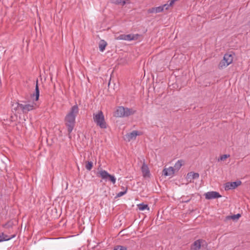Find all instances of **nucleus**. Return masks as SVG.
<instances>
[{"label":"nucleus","instance_id":"19","mask_svg":"<svg viewBox=\"0 0 250 250\" xmlns=\"http://www.w3.org/2000/svg\"><path fill=\"white\" fill-rule=\"evenodd\" d=\"M131 34H122L120 35L118 37V39L121 40H125V41H131Z\"/></svg>","mask_w":250,"mask_h":250},{"label":"nucleus","instance_id":"5","mask_svg":"<svg viewBox=\"0 0 250 250\" xmlns=\"http://www.w3.org/2000/svg\"><path fill=\"white\" fill-rule=\"evenodd\" d=\"M100 176L103 179L108 180L113 184L116 182V178L113 176L109 174L106 171L102 170L100 172Z\"/></svg>","mask_w":250,"mask_h":250},{"label":"nucleus","instance_id":"3","mask_svg":"<svg viewBox=\"0 0 250 250\" xmlns=\"http://www.w3.org/2000/svg\"><path fill=\"white\" fill-rule=\"evenodd\" d=\"M75 118L67 115H66L64 118L65 125L67 127V131L70 138H71L70 134L74 129L75 125Z\"/></svg>","mask_w":250,"mask_h":250},{"label":"nucleus","instance_id":"26","mask_svg":"<svg viewBox=\"0 0 250 250\" xmlns=\"http://www.w3.org/2000/svg\"><path fill=\"white\" fill-rule=\"evenodd\" d=\"M127 190V188L126 187V188H125V189L124 191H121V192H119L117 194L116 197H119L123 196L124 194H125L126 193Z\"/></svg>","mask_w":250,"mask_h":250},{"label":"nucleus","instance_id":"15","mask_svg":"<svg viewBox=\"0 0 250 250\" xmlns=\"http://www.w3.org/2000/svg\"><path fill=\"white\" fill-rule=\"evenodd\" d=\"M234 55V53H226L225 54V58H227V64L228 65L232 63L233 59V56Z\"/></svg>","mask_w":250,"mask_h":250},{"label":"nucleus","instance_id":"2","mask_svg":"<svg viewBox=\"0 0 250 250\" xmlns=\"http://www.w3.org/2000/svg\"><path fill=\"white\" fill-rule=\"evenodd\" d=\"M136 110L132 108L124 107V106H119L114 113V116L117 117H128L134 114Z\"/></svg>","mask_w":250,"mask_h":250},{"label":"nucleus","instance_id":"20","mask_svg":"<svg viewBox=\"0 0 250 250\" xmlns=\"http://www.w3.org/2000/svg\"><path fill=\"white\" fill-rule=\"evenodd\" d=\"M106 45H107L106 42L104 40H101L100 41V42L99 44V47L100 50L102 52H103L105 50V47L106 46Z\"/></svg>","mask_w":250,"mask_h":250},{"label":"nucleus","instance_id":"31","mask_svg":"<svg viewBox=\"0 0 250 250\" xmlns=\"http://www.w3.org/2000/svg\"><path fill=\"white\" fill-rule=\"evenodd\" d=\"M3 227L5 228H9L12 227V225L9 223H7L3 225Z\"/></svg>","mask_w":250,"mask_h":250},{"label":"nucleus","instance_id":"9","mask_svg":"<svg viewBox=\"0 0 250 250\" xmlns=\"http://www.w3.org/2000/svg\"><path fill=\"white\" fill-rule=\"evenodd\" d=\"M79 109L78 105L75 104L71 107L70 110L66 115L76 118L79 113Z\"/></svg>","mask_w":250,"mask_h":250},{"label":"nucleus","instance_id":"25","mask_svg":"<svg viewBox=\"0 0 250 250\" xmlns=\"http://www.w3.org/2000/svg\"><path fill=\"white\" fill-rule=\"evenodd\" d=\"M113 250H127V248L125 246L117 245L114 247Z\"/></svg>","mask_w":250,"mask_h":250},{"label":"nucleus","instance_id":"32","mask_svg":"<svg viewBox=\"0 0 250 250\" xmlns=\"http://www.w3.org/2000/svg\"><path fill=\"white\" fill-rule=\"evenodd\" d=\"M155 7H152L151 8L148 9L147 12L148 13H152L155 12Z\"/></svg>","mask_w":250,"mask_h":250},{"label":"nucleus","instance_id":"12","mask_svg":"<svg viewBox=\"0 0 250 250\" xmlns=\"http://www.w3.org/2000/svg\"><path fill=\"white\" fill-rule=\"evenodd\" d=\"M16 234L8 235L5 234L4 232H2L0 234V242L9 240L12 238H14Z\"/></svg>","mask_w":250,"mask_h":250},{"label":"nucleus","instance_id":"34","mask_svg":"<svg viewBox=\"0 0 250 250\" xmlns=\"http://www.w3.org/2000/svg\"><path fill=\"white\" fill-rule=\"evenodd\" d=\"M167 4V6H166V7H165L164 8H165L166 10H167L168 9V7H169V5L168 4Z\"/></svg>","mask_w":250,"mask_h":250},{"label":"nucleus","instance_id":"27","mask_svg":"<svg viewBox=\"0 0 250 250\" xmlns=\"http://www.w3.org/2000/svg\"><path fill=\"white\" fill-rule=\"evenodd\" d=\"M141 36L140 35L138 34H131V41L133 40H137L138 39L139 37Z\"/></svg>","mask_w":250,"mask_h":250},{"label":"nucleus","instance_id":"8","mask_svg":"<svg viewBox=\"0 0 250 250\" xmlns=\"http://www.w3.org/2000/svg\"><path fill=\"white\" fill-rule=\"evenodd\" d=\"M141 171L144 178H149L150 176L149 169L147 165L145 163V160L141 167Z\"/></svg>","mask_w":250,"mask_h":250},{"label":"nucleus","instance_id":"33","mask_svg":"<svg viewBox=\"0 0 250 250\" xmlns=\"http://www.w3.org/2000/svg\"><path fill=\"white\" fill-rule=\"evenodd\" d=\"M174 2L175 1H174V0H170V1L168 5H169V6H171L174 4Z\"/></svg>","mask_w":250,"mask_h":250},{"label":"nucleus","instance_id":"14","mask_svg":"<svg viewBox=\"0 0 250 250\" xmlns=\"http://www.w3.org/2000/svg\"><path fill=\"white\" fill-rule=\"evenodd\" d=\"M35 96V101H37L39 100L40 96V90L38 85V80H36V84L35 86V93L33 94V96Z\"/></svg>","mask_w":250,"mask_h":250},{"label":"nucleus","instance_id":"16","mask_svg":"<svg viewBox=\"0 0 250 250\" xmlns=\"http://www.w3.org/2000/svg\"><path fill=\"white\" fill-rule=\"evenodd\" d=\"M184 161L183 160H178L174 166V169L175 171H178L181 167L184 165Z\"/></svg>","mask_w":250,"mask_h":250},{"label":"nucleus","instance_id":"18","mask_svg":"<svg viewBox=\"0 0 250 250\" xmlns=\"http://www.w3.org/2000/svg\"><path fill=\"white\" fill-rule=\"evenodd\" d=\"M225 58V54L224 56L223 59L220 62L218 67L219 69H223L224 67H226L228 66L227 64V60Z\"/></svg>","mask_w":250,"mask_h":250},{"label":"nucleus","instance_id":"17","mask_svg":"<svg viewBox=\"0 0 250 250\" xmlns=\"http://www.w3.org/2000/svg\"><path fill=\"white\" fill-rule=\"evenodd\" d=\"M199 177V174L198 173H195L193 172H188L187 174V178L190 179L191 178L190 180V182H191V179H194L198 178Z\"/></svg>","mask_w":250,"mask_h":250},{"label":"nucleus","instance_id":"29","mask_svg":"<svg viewBox=\"0 0 250 250\" xmlns=\"http://www.w3.org/2000/svg\"><path fill=\"white\" fill-rule=\"evenodd\" d=\"M241 217V214L238 213L231 216V218L233 220L238 219Z\"/></svg>","mask_w":250,"mask_h":250},{"label":"nucleus","instance_id":"10","mask_svg":"<svg viewBox=\"0 0 250 250\" xmlns=\"http://www.w3.org/2000/svg\"><path fill=\"white\" fill-rule=\"evenodd\" d=\"M137 135H139V132L134 130L130 133H128L125 135V140L129 142L131 140L135 139Z\"/></svg>","mask_w":250,"mask_h":250},{"label":"nucleus","instance_id":"4","mask_svg":"<svg viewBox=\"0 0 250 250\" xmlns=\"http://www.w3.org/2000/svg\"><path fill=\"white\" fill-rule=\"evenodd\" d=\"M17 108L20 109L23 113H27L34 109V105L17 103Z\"/></svg>","mask_w":250,"mask_h":250},{"label":"nucleus","instance_id":"11","mask_svg":"<svg viewBox=\"0 0 250 250\" xmlns=\"http://www.w3.org/2000/svg\"><path fill=\"white\" fill-rule=\"evenodd\" d=\"M202 241L198 239L191 245L190 250H199L201 248Z\"/></svg>","mask_w":250,"mask_h":250},{"label":"nucleus","instance_id":"6","mask_svg":"<svg viewBox=\"0 0 250 250\" xmlns=\"http://www.w3.org/2000/svg\"><path fill=\"white\" fill-rule=\"evenodd\" d=\"M205 198L209 200L221 197L222 196L217 191H209L205 194Z\"/></svg>","mask_w":250,"mask_h":250},{"label":"nucleus","instance_id":"23","mask_svg":"<svg viewBox=\"0 0 250 250\" xmlns=\"http://www.w3.org/2000/svg\"><path fill=\"white\" fill-rule=\"evenodd\" d=\"M166 6H167V4H164L162 6H160L155 7V13H159V12H162L164 10V8H165V7H166Z\"/></svg>","mask_w":250,"mask_h":250},{"label":"nucleus","instance_id":"21","mask_svg":"<svg viewBox=\"0 0 250 250\" xmlns=\"http://www.w3.org/2000/svg\"><path fill=\"white\" fill-rule=\"evenodd\" d=\"M85 168L89 171L91 170L93 166V162L91 161H85Z\"/></svg>","mask_w":250,"mask_h":250},{"label":"nucleus","instance_id":"24","mask_svg":"<svg viewBox=\"0 0 250 250\" xmlns=\"http://www.w3.org/2000/svg\"><path fill=\"white\" fill-rule=\"evenodd\" d=\"M126 1H128V0H116L114 2L116 4H121L122 6H124L126 3Z\"/></svg>","mask_w":250,"mask_h":250},{"label":"nucleus","instance_id":"7","mask_svg":"<svg viewBox=\"0 0 250 250\" xmlns=\"http://www.w3.org/2000/svg\"><path fill=\"white\" fill-rule=\"evenodd\" d=\"M240 181H237L233 182H228L226 184L225 190L233 189L241 184Z\"/></svg>","mask_w":250,"mask_h":250},{"label":"nucleus","instance_id":"1","mask_svg":"<svg viewBox=\"0 0 250 250\" xmlns=\"http://www.w3.org/2000/svg\"><path fill=\"white\" fill-rule=\"evenodd\" d=\"M93 119L97 125L100 126V128L104 129L107 128V124L104 114L101 110L98 111L97 113L93 114Z\"/></svg>","mask_w":250,"mask_h":250},{"label":"nucleus","instance_id":"28","mask_svg":"<svg viewBox=\"0 0 250 250\" xmlns=\"http://www.w3.org/2000/svg\"><path fill=\"white\" fill-rule=\"evenodd\" d=\"M202 241V244H201V247L203 248H206L208 246V243L206 242V241L203 239H200Z\"/></svg>","mask_w":250,"mask_h":250},{"label":"nucleus","instance_id":"22","mask_svg":"<svg viewBox=\"0 0 250 250\" xmlns=\"http://www.w3.org/2000/svg\"><path fill=\"white\" fill-rule=\"evenodd\" d=\"M138 208L140 210H144L146 209H149L148 205L147 204H144V203L138 205Z\"/></svg>","mask_w":250,"mask_h":250},{"label":"nucleus","instance_id":"30","mask_svg":"<svg viewBox=\"0 0 250 250\" xmlns=\"http://www.w3.org/2000/svg\"><path fill=\"white\" fill-rule=\"evenodd\" d=\"M229 157V155L224 154V155H222V156L220 157V159H219V160L224 161V160H225L226 159H227V158H228V157Z\"/></svg>","mask_w":250,"mask_h":250},{"label":"nucleus","instance_id":"13","mask_svg":"<svg viewBox=\"0 0 250 250\" xmlns=\"http://www.w3.org/2000/svg\"><path fill=\"white\" fill-rule=\"evenodd\" d=\"M175 171L174 167H170L168 168H164L163 170V174L166 176H171L174 174Z\"/></svg>","mask_w":250,"mask_h":250}]
</instances>
